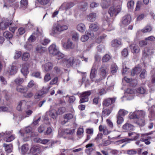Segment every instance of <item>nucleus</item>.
Wrapping results in <instances>:
<instances>
[{"mask_svg":"<svg viewBox=\"0 0 155 155\" xmlns=\"http://www.w3.org/2000/svg\"><path fill=\"white\" fill-rule=\"evenodd\" d=\"M68 29L67 26L58 23L57 25L53 27L50 34L52 36H55L60 34L61 32L67 30Z\"/></svg>","mask_w":155,"mask_h":155,"instance_id":"1","label":"nucleus"},{"mask_svg":"<svg viewBox=\"0 0 155 155\" xmlns=\"http://www.w3.org/2000/svg\"><path fill=\"white\" fill-rule=\"evenodd\" d=\"M62 60L63 63H65L68 68L71 67L74 64L76 65H78L80 63V61L78 59H76L74 60V58L73 57H71L68 60L65 58H63L62 59Z\"/></svg>","mask_w":155,"mask_h":155,"instance_id":"2","label":"nucleus"},{"mask_svg":"<svg viewBox=\"0 0 155 155\" xmlns=\"http://www.w3.org/2000/svg\"><path fill=\"white\" fill-rule=\"evenodd\" d=\"M145 116V112L142 110L136 111L132 113L130 116L131 119L143 118Z\"/></svg>","mask_w":155,"mask_h":155,"instance_id":"3","label":"nucleus"},{"mask_svg":"<svg viewBox=\"0 0 155 155\" xmlns=\"http://www.w3.org/2000/svg\"><path fill=\"white\" fill-rule=\"evenodd\" d=\"M121 7L118 5L115 7L114 6L110 7L108 11L109 14L111 17L116 16L121 11Z\"/></svg>","mask_w":155,"mask_h":155,"instance_id":"4","label":"nucleus"},{"mask_svg":"<svg viewBox=\"0 0 155 155\" xmlns=\"http://www.w3.org/2000/svg\"><path fill=\"white\" fill-rule=\"evenodd\" d=\"M90 91L84 92L81 94V99L79 101L80 104L87 102L88 101V97L91 94Z\"/></svg>","mask_w":155,"mask_h":155,"instance_id":"5","label":"nucleus"},{"mask_svg":"<svg viewBox=\"0 0 155 155\" xmlns=\"http://www.w3.org/2000/svg\"><path fill=\"white\" fill-rule=\"evenodd\" d=\"M50 88V87H43L38 93H36L35 94L34 96L35 98V99H38L41 97L43 94H46L48 92Z\"/></svg>","mask_w":155,"mask_h":155,"instance_id":"6","label":"nucleus"},{"mask_svg":"<svg viewBox=\"0 0 155 155\" xmlns=\"http://www.w3.org/2000/svg\"><path fill=\"white\" fill-rule=\"evenodd\" d=\"M12 20H8L4 23L1 22L0 23V30H4L7 29L9 27L10 25L12 24Z\"/></svg>","mask_w":155,"mask_h":155,"instance_id":"7","label":"nucleus"},{"mask_svg":"<svg viewBox=\"0 0 155 155\" xmlns=\"http://www.w3.org/2000/svg\"><path fill=\"white\" fill-rule=\"evenodd\" d=\"M27 105V102L25 100H22L19 102L17 107V109L18 111H20L22 109L26 108Z\"/></svg>","mask_w":155,"mask_h":155,"instance_id":"8","label":"nucleus"},{"mask_svg":"<svg viewBox=\"0 0 155 155\" xmlns=\"http://www.w3.org/2000/svg\"><path fill=\"white\" fill-rule=\"evenodd\" d=\"M50 54L53 55H56L59 51L56 46L54 44L51 45L48 48Z\"/></svg>","mask_w":155,"mask_h":155,"instance_id":"9","label":"nucleus"},{"mask_svg":"<svg viewBox=\"0 0 155 155\" xmlns=\"http://www.w3.org/2000/svg\"><path fill=\"white\" fill-rule=\"evenodd\" d=\"M115 98H108L105 99L103 102V104L104 106L107 107L110 104L112 105L115 101Z\"/></svg>","mask_w":155,"mask_h":155,"instance_id":"10","label":"nucleus"},{"mask_svg":"<svg viewBox=\"0 0 155 155\" xmlns=\"http://www.w3.org/2000/svg\"><path fill=\"white\" fill-rule=\"evenodd\" d=\"M114 106V105H112L110 109L107 108H103L102 114V117L108 116L111 112Z\"/></svg>","mask_w":155,"mask_h":155,"instance_id":"11","label":"nucleus"},{"mask_svg":"<svg viewBox=\"0 0 155 155\" xmlns=\"http://www.w3.org/2000/svg\"><path fill=\"white\" fill-rule=\"evenodd\" d=\"M128 136L130 137V139H128V141H133L137 140L140 137V134L137 133L130 132L128 133Z\"/></svg>","mask_w":155,"mask_h":155,"instance_id":"12","label":"nucleus"},{"mask_svg":"<svg viewBox=\"0 0 155 155\" xmlns=\"http://www.w3.org/2000/svg\"><path fill=\"white\" fill-rule=\"evenodd\" d=\"M31 152L34 155H36L39 153L41 152L40 147L36 145H34L30 149Z\"/></svg>","mask_w":155,"mask_h":155,"instance_id":"13","label":"nucleus"},{"mask_svg":"<svg viewBox=\"0 0 155 155\" xmlns=\"http://www.w3.org/2000/svg\"><path fill=\"white\" fill-rule=\"evenodd\" d=\"M74 5L73 2L64 3L60 7V9L62 10H67L70 9Z\"/></svg>","mask_w":155,"mask_h":155,"instance_id":"14","label":"nucleus"},{"mask_svg":"<svg viewBox=\"0 0 155 155\" xmlns=\"http://www.w3.org/2000/svg\"><path fill=\"white\" fill-rule=\"evenodd\" d=\"M94 146V144L92 143H88L87 144L85 147L87 148L85 149V152L87 155H91V152L93 150L92 147Z\"/></svg>","mask_w":155,"mask_h":155,"instance_id":"15","label":"nucleus"},{"mask_svg":"<svg viewBox=\"0 0 155 155\" xmlns=\"http://www.w3.org/2000/svg\"><path fill=\"white\" fill-rule=\"evenodd\" d=\"M131 19V16L130 15H126L122 18V23L125 25H128L130 23Z\"/></svg>","mask_w":155,"mask_h":155,"instance_id":"16","label":"nucleus"},{"mask_svg":"<svg viewBox=\"0 0 155 155\" xmlns=\"http://www.w3.org/2000/svg\"><path fill=\"white\" fill-rule=\"evenodd\" d=\"M46 51L45 48L41 46L40 45H38L35 48V52L36 53L41 54Z\"/></svg>","mask_w":155,"mask_h":155,"instance_id":"17","label":"nucleus"},{"mask_svg":"<svg viewBox=\"0 0 155 155\" xmlns=\"http://www.w3.org/2000/svg\"><path fill=\"white\" fill-rule=\"evenodd\" d=\"M4 133H5V135L4 137H5L6 138L5 140L6 142H10L13 140L15 138V137L14 135H9V132L6 131Z\"/></svg>","mask_w":155,"mask_h":155,"instance_id":"18","label":"nucleus"},{"mask_svg":"<svg viewBox=\"0 0 155 155\" xmlns=\"http://www.w3.org/2000/svg\"><path fill=\"white\" fill-rule=\"evenodd\" d=\"M96 17L97 16L96 13H91L87 15V19L88 21L93 22L95 21Z\"/></svg>","mask_w":155,"mask_h":155,"instance_id":"19","label":"nucleus"},{"mask_svg":"<svg viewBox=\"0 0 155 155\" xmlns=\"http://www.w3.org/2000/svg\"><path fill=\"white\" fill-rule=\"evenodd\" d=\"M34 141L35 142L45 144L48 142L50 140L48 139H42L39 138H35Z\"/></svg>","mask_w":155,"mask_h":155,"instance_id":"20","label":"nucleus"},{"mask_svg":"<svg viewBox=\"0 0 155 155\" xmlns=\"http://www.w3.org/2000/svg\"><path fill=\"white\" fill-rule=\"evenodd\" d=\"M130 48L131 51L133 53H138L140 51V49L139 47L136 45H130Z\"/></svg>","mask_w":155,"mask_h":155,"instance_id":"21","label":"nucleus"},{"mask_svg":"<svg viewBox=\"0 0 155 155\" xmlns=\"http://www.w3.org/2000/svg\"><path fill=\"white\" fill-rule=\"evenodd\" d=\"M150 49L147 47L144 48V50L142 51V59H145L147 58L149 54H150L149 53Z\"/></svg>","mask_w":155,"mask_h":155,"instance_id":"22","label":"nucleus"},{"mask_svg":"<svg viewBox=\"0 0 155 155\" xmlns=\"http://www.w3.org/2000/svg\"><path fill=\"white\" fill-rule=\"evenodd\" d=\"M16 90L18 92L21 93H25L27 92L28 89L26 87H23L21 85H18L16 87Z\"/></svg>","mask_w":155,"mask_h":155,"instance_id":"23","label":"nucleus"},{"mask_svg":"<svg viewBox=\"0 0 155 155\" xmlns=\"http://www.w3.org/2000/svg\"><path fill=\"white\" fill-rule=\"evenodd\" d=\"M73 116L71 114H68L64 115V120L62 122V124H64L68 121V120L72 119Z\"/></svg>","mask_w":155,"mask_h":155,"instance_id":"24","label":"nucleus"},{"mask_svg":"<svg viewBox=\"0 0 155 155\" xmlns=\"http://www.w3.org/2000/svg\"><path fill=\"white\" fill-rule=\"evenodd\" d=\"M77 28L78 31L81 32H84L86 29L84 25L82 23L78 24L77 25Z\"/></svg>","mask_w":155,"mask_h":155,"instance_id":"25","label":"nucleus"},{"mask_svg":"<svg viewBox=\"0 0 155 155\" xmlns=\"http://www.w3.org/2000/svg\"><path fill=\"white\" fill-rule=\"evenodd\" d=\"M121 44L120 41L117 39H115L112 41L111 42V46L114 47H117Z\"/></svg>","mask_w":155,"mask_h":155,"instance_id":"26","label":"nucleus"},{"mask_svg":"<svg viewBox=\"0 0 155 155\" xmlns=\"http://www.w3.org/2000/svg\"><path fill=\"white\" fill-rule=\"evenodd\" d=\"M89 28L91 31H96L98 30L99 28L97 23H92L90 25Z\"/></svg>","mask_w":155,"mask_h":155,"instance_id":"27","label":"nucleus"},{"mask_svg":"<svg viewBox=\"0 0 155 155\" xmlns=\"http://www.w3.org/2000/svg\"><path fill=\"white\" fill-rule=\"evenodd\" d=\"M48 113L49 116L53 119H55L58 114L57 112L54 109L50 110Z\"/></svg>","mask_w":155,"mask_h":155,"instance_id":"28","label":"nucleus"},{"mask_svg":"<svg viewBox=\"0 0 155 155\" xmlns=\"http://www.w3.org/2000/svg\"><path fill=\"white\" fill-rule=\"evenodd\" d=\"M123 128L125 130H131L133 129L134 126L130 124L126 123L123 126Z\"/></svg>","mask_w":155,"mask_h":155,"instance_id":"29","label":"nucleus"},{"mask_svg":"<svg viewBox=\"0 0 155 155\" xmlns=\"http://www.w3.org/2000/svg\"><path fill=\"white\" fill-rule=\"evenodd\" d=\"M97 70L96 68H92L90 74V78L93 81L95 80L94 79L96 76Z\"/></svg>","mask_w":155,"mask_h":155,"instance_id":"30","label":"nucleus"},{"mask_svg":"<svg viewBox=\"0 0 155 155\" xmlns=\"http://www.w3.org/2000/svg\"><path fill=\"white\" fill-rule=\"evenodd\" d=\"M29 149V146L28 144H25L21 147V152L23 154L25 153Z\"/></svg>","mask_w":155,"mask_h":155,"instance_id":"31","label":"nucleus"},{"mask_svg":"<svg viewBox=\"0 0 155 155\" xmlns=\"http://www.w3.org/2000/svg\"><path fill=\"white\" fill-rule=\"evenodd\" d=\"M3 146L5 147V150L8 153H10L12 151V145L11 144H7L4 143Z\"/></svg>","mask_w":155,"mask_h":155,"instance_id":"32","label":"nucleus"},{"mask_svg":"<svg viewBox=\"0 0 155 155\" xmlns=\"http://www.w3.org/2000/svg\"><path fill=\"white\" fill-rule=\"evenodd\" d=\"M4 36L7 39H10L13 37L12 34L8 31H6L3 33Z\"/></svg>","mask_w":155,"mask_h":155,"instance_id":"33","label":"nucleus"},{"mask_svg":"<svg viewBox=\"0 0 155 155\" xmlns=\"http://www.w3.org/2000/svg\"><path fill=\"white\" fill-rule=\"evenodd\" d=\"M30 57L29 54L28 52H25L22 55V60L27 61H28Z\"/></svg>","mask_w":155,"mask_h":155,"instance_id":"34","label":"nucleus"},{"mask_svg":"<svg viewBox=\"0 0 155 155\" xmlns=\"http://www.w3.org/2000/svg\"><path fill=\"white\" fill-rule=\"evenodd\" d=\"M128 112L124 109H120L118 111L117 115L120 116H124L127 114Z\"/></svg>","mask_w":155,"mask_h":155,"instance_id":"35","label":"nucleus"},{"mask_svg":"<svg viewBox=\"0 0 155 155\" xmlns=\"http://www.w3.org/2000/svg\"><path fill=\"white\" fill-rule=\"evenodd\" d=\"M20 3L21 7L26 8L28 6V2L27 0H21Z\"/></svg>","mask_w":155,"mask_h":155,"instance_id":"36","label":"nucleus"},{"mask_svg":"<svg viewBox=\"0 0 155 155\" xmlns=\"http://www.w3.org/2000/svg\"><path fill=\"white\" fill-rule=\"evenodd\" d=\"M152 30V28L150 26L147 25L141 30L142 32L144 33L150 32Z\"/></svg>","mask_w":155,"mask_h":155,"instance_id":"37","label":"nucleus"},{"mask_svg":"<svg viewBox=\"0 0 155 155\" xmlns=\"http://www.w3.org/2000/svg\"><path fill=\"white\" fill-rule=\"evenodd\" d=\"M74 129H66L64 130V132L65 134H67L71 135H72L74 132Z\"/></svg>","mask_w":155,"mask_h":155,"instance_id":"38","label":"nucleus"},{"mask_svg":"<svg viewBox=\"0 0 155 155\" xmlns=\"http://www.w3.org/2000/svg\"><path fill=\"white\" fill-rule=\"evenodd\" d=\"M137 121V124L141 126H143L145 124L144 118H139Z\"/></svg>","mask_w":155,"mask_h":155,"instance_id":"39","label":"nucleus"},{"mask_svg":"<svg viewBox=\"0 0 155 155\" xmlns=\"http://www.w3.org/2000/svg\"><path fill=\"white\" fill-rule=\"evenodd\" d=\"M126 153L129 155H134L136 154L137 153V151L135 149H130L127 150Z\"/></svg>","mask_w":155,"mask_h":155,"instance_id":"40","label":"nucleus"},{"mask_svg":"<svg viewBox=\"0 0 155 155\" xmlns=\"http://www.w3.org/2000/svg\"><path fill=\"white\" fill-rule=\"evenodd\" d=\"M110 2H102L101 4V6L103 8H107L110 4Z\"/></svg>","mask_w":155,"mask_h":155,"instance_id":"41","label":"nucleus"},{"mask_svg":"<svg viewBox=\"0 0 155 155\" xmlns=\"http://www.w3.org/2000/svg\"><path fill=\"white\" fill-rule=\"evenodd\" d=\"M111 57L110 55L108 54H106L102 58V61L103 62H107L109 61Z\"/></svg>","mask_w":155,"mask_h":155,"instance_id":"42","label":"nucleus"},{"mask_svg":"<svg viewBox=\"0 0 155 155\" xmlns=\"http://www.w3.org/2000/svg\"><path fill=\"white\" fill-rule=\"evenodd\" d=\"M25 112L26 115L25 116H23V118L28 117L29 116L31 115L33 113V111L31 110L28 109L25 111Z\"/></svg>","mask_w":155,"mask_h":155,"instance_id":"43","label":"nucleus"},{"mask_svg":"<svg viewBox=\"0 0 155 155\" xmlns=\"http://www.w3.org/2000/svg\"><path fill=\"white\" fill-rule=\"evenodd\" d=\"M117 123L118 125H120L124 121L123 118L119 115H117Z\"/></svg>","mask_w":155,"mask_h":155,"instance_id":"44","label":"nucleus"},{"mask_svg":"<svg viewBox=\"0 0 155 155\" xmlns=\"http://www.w3.org/2000/svg\"><path fill=\"white\" fill-rule=\"evenodd\" d=\"M147 41L145 40H144L140 41L139 42V45L140 47H142L147 45Z\"/></svg>","mask_w":155,"mask_h":155,"instance_id":"45","label":"nucleus"},{"mask_svg":"<svg viewBox=\"0 0 155 155\" xmlns=\"http://www.w3.org/2000/svg\"><path fill=\"white\" fill-rule=\"evenodd\" d=\"M38 2L41 4L43 5H45L48 4L49 2V0H37Z\"/></svg>","mask_w":155,"mask_h":155,"instance_id":"46","label":"nucleus"},{"mask_svg":"<svg viewBox=\"0 0 155 155\" xmlns=\"http://www.w3.org/2000/svg\"><path fill=\"white\" fill-rule=\"evenodd\" d=\"M24 80L22 78H18L15 81V83L16 84H20L23 83Z\"/></svg>","mask_w":155,"mask_h":155,"instance_id":"47","label":"nucleus"},{"mask_svg":"<svg viewBox=\"0 0 155 155\" xmlns=\"http://www.w3.org/2000/svg\"><path fill=\"white\" fill-rule=\"evenodd\" d=\"M21 51H16L14 57L15 59H18L21 56Z\"/></svg>","mask_w":155,"mask_h":155,"instance_id":"48","label":"nucleus"},{"mask_svg":"<svg viewBox=\"0 0 155 155\" xmlns=\"http://www.w3.org/2000/svg\"><path fill=\"white\" fill-rule=\"evenodd\" d=\"M137 92L141 94H144L145 92V90L143 87H139L136 90Z\"/></svg>","mask_w":155,"mask_h":155,"instance_id":"49","label":"nucleus"},{"mask_svg":"<svg viewBox=\"0 0 155 155\" xmlns=\"http://www.w3.org/2000/svg\"><path fill=\"white\" fill-rule=\"evenodd\" d=\"M21 72L24 76L26 75L29 73L28 68H21Z\"/></svg>","mask_w":155,"mask_h":155,"instance_id":"50","label":"nucleus"},{"mask_svg":"<svg viewBox=\"0 0 155 155\" xmlns=\"http://www.w3.org/2000/svg\"><path fill=\"white\" fill-rule=\"evenodd\" d=\"M65 108L64 107H61L58 110L57 113L58 114H62L65 111Z\"/></svg>","mask_w":155,"mask_h":155,"instance_id":"51","label":"nucleus"},{"mask_svg":"<svg viewBox=\"0 0 155 155\" xmlns=\"http://www.w3.org/2000/svg\"><path fill=\"white\" fill-rule=\"evenodd\" d=\"M56 55V58L58 60L64 57V55L59 51H58V53Z\"/></svg>","mask_w":155,"mask_h":155,"instance_id":"52","label":"nucleus"},{"mask_svg":"<svg viewBox=\"0 0 155 155\" xmlns=\"http://www.w3.org/2000/svg\"><path fill=\"white\" fill-rule=\"evenodd\" d=\"M58 81V78L57 77H55L52 80L50 81V83L51 84H56L57 83Z\"/></svg>","mask_w":155,"mask_h":155,"instance_id":"53","label":"nucleus"},{"mask_svg":"<svg viewBox=\"0 0 155 155\" xmlns=\"http://www.w3.org/2000/svg\"><path fill=\"white\" fill-rule=\"evenodd\" d=\"M145 40L146 41H155V37L153 36H151L145 38Z\"/></svg>","mask_w":155,"mask_h":155,"instance_id":"54","label":"nucleus"},{"mask_svg":"<svg viewBox=\"0 0 155 155\" xmlns=\"http://www.w3.org/2000/svg\"><path fill=\"white\" fill-rule=\"evenodd\" d=\"M138 70V68H133L131 71V75L134 76L135 74H138L139 72Z\"/></svg>","mask_w":155,"mask_h":155,"instance_id":"55","label":"nucleus"},{"mask_svg":"<svg viewBox=\"0 0 155 155\" xmlns=\"http://www.w3.org/2000/svg\"><path fill=\"white\" fill-rule=\"evenodd\" d=\"M18 31L20 35H22L25 32V30L24 28L21 27L18 29Z\"/></svg>","mask_w":155,"mask_h":155,"instance_id":"56","label":"nucleus"},{"mask_svg":"<svg viewBox=\"0 0 155 155\" xmlns=\"http://www.w3.org/2000/svg\"><path fill=\"white\" fill-rule=\"evenodd\" d=\"M88 38V36L87 35H84L81 36V39L82 42H85L87 41Z\"/></svg>","mask_w":155,"mask_h":155,"instance_id":"57","label":"nucleus"},{"mask_svg":"<svg viewBox=\"0 0 155 155\" xmlns=\"http://www.w3.org/2000/svg\"><path fill=\"white\" fill-rule=\"evenodd\" d=\"M66 46L67 48H68L72 49L74 47V46L72 43L70 41L68 42Z\"/></svg>","mask_w":155,"mask_h":155,"instance_id":"58","label":"nucleus"},{"mask_svg":"<svg viewBox=\"0 0 155 155\" xmlns=\"http://www.w3.org/2000/svg\"><path fill=\"white\" fill-rule=\"evenodd\" d=\"M134 5V2L133 1H131L127 3V7L129 8H131L133 7Z\"/></svg>","mask_w":155,"mask_h":155,"instance_id":"59","label":"nucleus"},{"mask_svg":"<svg viewBox=\"0 0 155 155\" xmlns=\"http://www.w3.org/2000/svg\"><path fill=\"white\" fill-rule=\"evenodd\" d=\"M79 35L77 33H74L72 35V39L74 41H76L78 39Z\"/></svg>","mask_w":155,"mask_h":155,"instance_id":"60","label":"nucleus"},{"mask_svg":"<svg viewBox=\"0 0 155 155\" xmlns=\"http://www.w3.org/2000/svg\"><path fill=\"white\" fill-rule=\"evenodd\" d=\"M146 71L145 70H143L141 72L140 76V77L143 79L146 76Z\"/></svg>","mask_w":155,"mask_h":155,"instance_id":"61","label":"nucleus"},{"mask_svg":"<svg viewBox=\"0 0 155 155\" xmlns=\"http://www.w3.org/2000/svg\"><path fill=\"white\" fill-rule=\"evenodd\" d=\"M103 135L101 133L98 134L97 137L95 138V140L97 142H99V140H100L102 138Z\"/></svg>","mask_w":155,"mask_h":155,"instance_id":"62","label":"nucleus"},{"mask_svg":"<svg viewBox=\"0 0 155 155\" xmlns=\"http://www.w3.org/2000/svg\"><path fill=\"white\" fill-rule=\"evenodd\" d=\"M51 79V77L49 74H47L45 76L44 80L45 81H48Z\"/></svg>","mask_w":155,"mask_h":155,"instance_id":"63","label":"nucleus"},{"mask_svg":"<svg viewBox=\"0 0 155 155\" xmlns=\"http://www.w3.org/2000/svg\"><path fill=\"white\" fill-rule=\"evenodd\" d=\"M50 41V40L47 39H45L41 41V44L44 45H47Z\"/></svg>","mask_w":155,"mask_h":155,"instance_id":"64","label":"nucleus"}]
</instances>
